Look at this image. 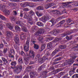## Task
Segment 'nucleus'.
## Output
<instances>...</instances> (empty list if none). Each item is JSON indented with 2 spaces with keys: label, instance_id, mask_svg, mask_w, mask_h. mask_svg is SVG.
Masks as SVG:
<instances>
[{
  "label": "nucleus",
  "instance_id": "16",
  "mask_svg": "<svg viewBox=\"0 0 78 78\" xmlns=\"http://www.w3.org/2000/svg\"><path fill=\"white\" fill-rule=\"evenodd\" d=\"M37 73L35 72H31L30 73V77L31 78H33L35 77V76L36 75Z\"/></svg>",
  "mask_w": 78,
  "mask_h": 78
},
{
  "label": "nucleus",
  "instance_id": "7",
  "mask_svg": "<svg viewBox=\"0 0 78 78\" xmlns=\"http://www.w3.org/2000/svg\"><path fill=\"white\" fill-rule=\"evenodd\" d=\"M73 2H62V4L64 6H67L68 8H72V6L71 5H69L71 3H72Z\"/></svg>",
  "mask_w": 78,
  "mask_h": 78
},
{
  "label": "nucleus",
  "instance_id": "59",
  "mask_svg": "<svg viewBox=\"0 0 78 78\" xmlns=\"http://www.w3.org/2000/svg\"><path fill=\"white\" fill-rule=\"evenodd\" d=\"M14 47L15 48V49H16V50H17L19 48V47H18V46H17V45H14Z\"/></svg>",
  "mask_w": 78,
  "mask_h": 78
},
{
  "label": "nucleus",
  "instance_id": "34",
  "mask_svg": "<svg viewBox=\"0 0 78 78\" xmlns=\"http://www.w3.org/2000/svg\"><path fill=\"white\" fill-rule=\"evenodd\" d=\"M2 41L4 43L5 47H8V43H7L6 41L4 40H3Z\"/></svg>",
  "mask_w": 78,
  "mask_h": 78
},
{
  "label": "nucleus",
  "instance_id": "53",
  "mask_svg": "<svg viewBox=\"0 0 78 78\" xmlns=\"http://www.w3.org/2000/svg\"><path fill=\"white\" fill-rule=\"evenodd\" d=\"M55 69V68L53 66H51L50 68L49 69V70H53Z\"/></svg>",
  "mask_w": 78,
  "mask_h": 78
},
{
  "label": "nucleus",
  "instance_id": "27",
  "mask_svg": "<svg viewBox=\"0 0 78 78\" xmlns=\"http://www.w3.org/2000/svg\"><path fill=\"white\" fill-rule=\"evenodd\" d=\"M4 12H5V16H8V15H9L10 12L9 10H4Z\"/></svg>",
  "mask_w": 78,
  "mask_h": 78
},
{
  "label": "nucleus",
  "instance_id": "17",
  "mask_svg": "<svg viewBox=\"0 0 78 78\" xmlns=\"http://www.w3.org/2000/svg\"><path fill=\"white\" fill-rule=\"evenodd\" d=\"M49 22H51L52 23V25H51V27H53L56 23V21L55 20V19L54 18H52Z\"/></svg>",
  "mask_w": 78,
  "mask_h": 78
},
{
  "label": "nucleus",
  "instance_id": "50",
  "mask_svg": "<svg viewBox=\"0 0 78 78\" xmlns=\"http://www.w3.org/2000/svg\"><path fill=\"white\" fill-rule=\"evenodd\" d=\"M32 68H33V66H29L27 68V70H28V71L30 70V69H31Z\"/></svg>",
  "mask_w": 78,
  "mask_h": 78
},
{
  "label": "nucleus",
  "instance_id": "61",
  "mask_svg": "<svg viewBox=\"0 0 78 78\" xmlns=\"http://www.w3.org/2000/svg\"><path fill=\"white\" fill-rule=\"evenodd\" d=\"M3 55V51L2 50H0V56H2Z\"/></svg>",
  "mask_w": 78,
  "mask_h": 78
},
{
  "label": "nucleus",
  "instance_id": "30",
  "mask_svg": "<svg viewBox=\"0 0 78 78\" xmlns=\"http://www.w3.org/2000/svg\"><path fill=\"white\" fill-rule=\"evenodd\" d=\"M37 9L38 11L43 10L44 9V8L42 6H39L37 7Z\"/></svg>",
  "mask_w": 78,
  "mask_h": 78
},
{
  "label": "nucleus",
  "instance_id": "15",
  "mask_svg": "<svg viewBox=\"0 0 78 78\" xmlns=\"http://www.w3.org/2000/svg\"><path fill=\"white\" fill-rule=\"evenodd\" d=\"M45 57H43L42 58L39 59L38 60V62H39L41 64H42V63L44 62L45 61Z\"/></svg>",
  "mask_w": 78,
  "mask_h": 78
},
{
  "label": "nucleus",
  "instance_id": "20",
  "mask_svg": "<svg viewBox=\"0 0 78 78\" xmlns=\"http://www.w3.org/2000/svg\"><path fill=\"white\" fill-rule=\"evenodd\" d=\"M53 42L52 41L48 44L47 47H48V48H51V47H52V45H53Z\"/></svg>",
  "mask_w": 78,
  "mask_h": 78
},
{
  "label": "nucleus",
  "instance_id": "19",
  "mask_svg": "<svg viewBox=\"0 0 78 78\" xmlns=\"http://www.w3.org/2000/svg\"><path fill=\"white\" fill-rule=\"evenodd\" d=\"M38 31L40 34H44V33L45 32V30L44 29L41 28H40Z\"/></svg>",
  "mask_w": 78,
  "mask_h": 78
},
{
  "label": "nucleus",
  "instance_id": "33",
  "mask_svg": "<svg viewBox=\"0 0 78 78\" xmlns=\"http://www.w3.org/2000/svg\"><path fill=\"white\" fill-rule=\"evenodd\" d=\"M24 62L25 64H26V65H27L28 64V62H29V60L27 58H26L24 60Z\"/></svg>",
  "mask_w": 78,
  "mask_h": 78
},
{
  "label": "nucleus",
  "instance_id": "29",
  "mask_svg": "<svg viewBox=\"0 0 78 78\" xmlns=\"http://www.w3.org/2000/svg\"><path fill=\"white\" fill-rule=\"evenodd\" d=\"M2 59L5 64H7V63H8V61H7V60L5 58L3 57H2Z\"/></svg>",
  "mask_w": 78,
  "mask_h": 78
},
{
  "label": "nucleus",
  "instance_id": "54",
  "mask_svg": "<svg viewBox=\"0 0 78 78\" xmlns=\"http://www.w3.org/2000/svg\"><path fill=\"white\" fill-rule=\"evenodd\" d=\"M71 22H72V20L70 19L69 18L67 20V22L68 23H70Z\"/></svg>",
  "mask_w": 78,
  "mask_h": 78
},
{
  "label": "nucleus",
  "instance_id": "52",
  "mask_svg": "<svg viewBox=\"0 0 78 78\" xmlns=\"http://www.w3.org/2000/svg\"><path fill=\"white\" fill-rule=\"evenodd\" d=\"M23 78H29V75H28V74H26L23 77Z\"/></svg>",
  "mask_w": 78,
  "mask_h": 78
},
{
  "label": "nucleus",
  "instance_id": "35",
  "mask_svg": "<svg viewBox=\"0 0 78 78\" xmlns=\"http://www.w3.org/2000/svg\"><path fill=\"white\" fill-rule=\"evenodd\" d=\"M9 57L10 58H12V59H14V56L13 55H12V54L9 53Z\"/></svg>",
  "mask_w": 78,
  "mask_h": 78
},
{
  "label": "nucleus",
  "instance_id": "55",
  "mask_svg": "<svg viewBox=\"0 0 78 78\" xmlns=\"http://www.w3.org/2000/svg\"><path fill=\"white\" fill-rule=\"evenodd\" d=\"M47 73V71H44L42 73V75H45Z\"/></svg>",
  "mask_w": 78,
  "mask_h": 78
},
{
  "label": "nucleus",
  "instance_id": "32",
  "mask_svg": "<svg viewBox=\"0 0 78 78\" xmlns=\"http://www.w3.org/2000/svg\"><path fill=\"white\" fill-rule=\"evenodd\" d=\"M61 40H62V38H56L55 40L54 41V42H57L58 41H61Z\"/></svg>",
  "mask_w": 78,
  "mask_h": 78
},
{
  "label": "nucleus",
  "instance_id": "42",
  "mask_svg": "<svg viewBox=\"0 0 78 78\" xmlns=\"http://www.w3.org/2000/svg\"><path fill=\"white\" fill-rule=\"evenodd\" d=\"M40 35H41V34H40L39 30H38V31L35 32V35L36 36H40Z\"/></svg>",
  "mask_w": 78,
  "mask_h": 78
},
{
  "label": "nucleus",
  "instance_id": "62",
  "mask_svg": "<svg viewBox=\"0 0 78 78\" xmlns=\"http://www.w3.org/2000/svg\"><path fill=\"white\" fill-rule=\"evenodd\" d=\"M78 31V29H75L73 30V33H74V32H77Z\"/></svg>",
  "mask_w": 78,
  "mask_h": 78
},
{
  "label": "nucleus",
  "instance_id": "3",
  "mask_svg": "<svg viewBox=\"0 0 78 78\" xmlns=\"http://www.w3.org/2000/svg\"><path fill=\"white\" fill-rule=\"evenodd\" d=\"M11 69H14V72L15 73H19L22 70V66H14V67H12V66H10Z\"/></svg>",
  "mask_w": 78,
  "mask_h": 78
},
{
  "label": "nucleus",
  "instance_id": "38",
  "mask_svg": "<svg viewBox=\"0 0 78 78\" xmlns=\"http://www.w3.org/2000/svg\"><path fill=\"white\" fill-rule=\"evenodd\" d=\"M66 35H67L66 33H63L62 34H60V36L61 37H65Z\"/></svg>",
  "mask_w": 78,
  "mask_h": 78
},
{
  "label": "nucleus",
  "instance_id": "49",
  "mask_svg": "<svg viewBox=\"0 0 78 78\" xmlns=\"http://www.w3.org/2000/svg\"><path fill=\"white\" fill-rule=\"evenodd\" d=\"M4 6H5V5H0V9H1V10H5L4 9V8H3V7H4Z\"/></svg>",
  "mask_w": 78,
  "mask_h": 78
},
{
  "label": "nucleus",
  "instance_id": "39",
  "mask_svg": "<svg viewBox=\"0 0 78 78\" xmlns=\"http://www.w3.org/2000/svg\"><path fill=\"white\" fill-rule=\"evenodd\" d=\"M36 14L37 16H42V13H39V12L37 11L36 12Z\"/></svg>",
  "mask_w": 78,
  "mask_h": 78
},
{
  "label": "nucleus",
  "instance_id": "2",
  "mask_svg": "<svg viewBox=\"0 0 78 78\" xmlns=\"http://www.w3.org/2000/svg\"><path fill=\"white\" fill-rule=\"evenodd\" d=\"M76 58V57H75V55L73 56H71V59L63 63L62 64V66L64 67V66H67L68 64H73V63L75 61V59Z\"/></svg>",
  "mask_w": 78,
  "mask_h": 78
},
{
  "label": "nucleus",
  "instance_id": "63",
  "mask_svg": "<svg viewBox=\"0 0 78 78\" xmlns=\"http://www.w3.org/2000/svg\"><path fill=\"white\" fill-rule=\"evenodd\" d=\"M22 76H15V78H22Z\"/></svg>",
  "mask_w": 78,
  "mask_h": 78
},
{
  "label": "nucleus",
  "instance_id": "1",
  "mask_svg": "<svg viewBox=\"0 0 78 78\" xmlns=\"http://www.w3.org/2000/svg\"><path fill=\"white\" fill-rule=\"evenodd\" d=\"M29 14H30L29 15H28L27 13L25 14L24 15V18L25 19L27 18V19L28 20V23L30 24V25H33V21L32 16L34 15L35 13L34 11L32 10H31L29 12Z\"/></svg>",
  "mask_w": 78,
  "mask_h": 78
},
{
  "label": "nucleus",
  "instance_id": "5",
  "mask_svg": "<svg viewBox=\"0 0 78 78\" xmlns=\"http://www.w3.org/2000/svg\"><path fill=\"white\" fill-rule=\"evenodd\" d=\"M16 24H17L19 26H20L21 28H22V30L24 32H28V30L27 28L25 27H24L23 25V23H22V22L21 21H18L16 23Z\"/></svg>",
  "mask_w": 78,
  "mask_h": 78
},
{
  "label": "nucleus",
  "instance_id": "8",
  "mask_svg": "<svg viewBox=\"0 0 78 78\" xmlns=\"http://www.w3.org/2000/svg\"><path fill=\"white\" fill-rule=\"evenodd\" d=\"M49 19H50V18H49V16L48 15H47L46 16L42 17L40 19V20H41L43 22L45 23L46 22L47 20H48Z\"/></svg>",
  "mask_w": 78,
  "mask_h": 78
},
{
  "label": "nucleus",
  "instance_id": "9",
  "mask_svg": "<svg viewBox=\"0 0 78 78\" xmlns=\"http://www.w3.org/2000/svg\"><path fill=\"white\" fill-rule=\"evenodd\" d=\"M14 41L16 45H20V41H19V36L17 35H16L14 38Z\"/></svg>",
  "mask_w": 78,
  "mask_h": 78
},
{
  "label": "nucleus",
  "instance_id": "48",
  "mask_svg": "<svg viewBox=\"0 0 78 78\" xmlns=\"http://www.w3.org/2000/svg\"><path fill=\"white\" fill-rule=\"evenodd\" d=\"M0 18L2 20H6V18L2 15H1Z\"/></svg>",
  "mask_w": 78,
  "mask_h": 78
},
{
  "label": "nucleus",
  "instance_id": "64",
  "mask_svg": "<svg viewBox=\"0 0 78 78\" xmlns=\"http://www.w3.org/2000/svg\"><path fill=\"white\" fill-rule=\"evenodd\" d=\"M11 5L12 6H16V5H17V4L15 3H11Z\"/></svg>",
  "mask_w": 78,
  "mask_h": 78
},
{
  "label": "nucleus",
  "instance_id": "57",
  "mask_svg": "<svg viewBox=\"0 0 78 78\" xmlns=\"http://www.w3.org/2000/svg\"><path fill=\"white\" fill-rule=\"evenodd\" d=\"M66 35H70V34H72V32H70V31H67L66 32Z\"/></svg>",
  "mask_w": 78,
  "mask_h": 78
},
{
  "label": "nucleus",
  "instance_id": "18",
  "mask_svg": "<svg viewBox=\"0 0 78 78\" xmlns=\"http://www.w3.org/2000/svg\"><path fill=\"white\" fill-rule=\"evenodd\" d=\"M59 49V48H58L56 49L52 53V56H54V55H55L56 54V52H58L59 51H60Z\"/></svg>",
  "mask_w": 78,
  "mask_h": 78
},
{
  "label": "nucleus",
  "instance_id": "23",
  "mask_svg": "<svg viewBox=\"0 0 78 78\" xmlns=\"http://www.w3.org/2000/svg\"><path fill=\"white\" fill-rule=\"evenodd\" d=\"M6 27H7L10 30H12L13 28V27L11 25V24L10 23H7L6 24Z\"/></svg>",
  "mask_w": 78,
  "mask_h": 78
},
{
  "label": "nucleus",
  "instance_id": "31",
  "mask_svg": "<svg viewBox=\"0 0 78 78\" xmlns=\"http://www.w3.org/2000/svg\"><path fill=\"white\" fill-rule=\"evenodd\" d=\"M36 24L37 25L39 26L40 27H41V26H43L44 25V24L40 22H37Z\"/></svg>",
  "mask_w": 78,
  "mask_h": 78
},
{
  "label": "nucleus",
  "instance_id": "46",
  "mask_svg": "<svg viewBox=\"0 0 78 78\" xmlns=\"http://www.w3.org/2000/svg\"><path fill=\"white\" fill-rule=\"evenodd\" d=\"M45 47H46V45H45V44H42L41 45V51L45 49Z\"/></svg>",
  "mask_w": 78,
  "mask_h": 78
},
{
  "label": "nucleus",
  "instance_id": "26",
  "mask_svg": "<svg viewBox=\"0 0 78 78\" xmlns=\"http://www.w3.org/2000/svg\"><path fill=\"white\" fill-rule=\"evenodd\" d=\"M60 71H61V69H58L55 71H54L53 72H52V73H54V74H56L58 72H59Z\"/></svg>",
  "mask_w": 78,
  "mask_h": 78
},
{
  "label": "nucleus",
  "instance_id": "25",
  "mask_svg": "<svg viewBox=\"0 0 78 78\" xmlns=\"http://www.w3.org/2000/svg\"><path fill=\"white\" fill-rule=\"evenodd\" d=\"M66 46L65 45H60L58 46V48H60V49H65L66 48Z\"/></svg>",
  "mask_w": 78,
  "mask_h": 78
},
{
  "label": "nucleus",
  "instance_id": "6",
  "mask_svg": "<svg viewBox=\"0 0 78 78\" xmlns=\"http://www.w3.org/2000/svg\"><path fill=\"white\" fill-rule=\"evenodd\" d=\"M26 57L29 58H34V56H35V55H34V52L33 51L30 50L29 51V55H25Z\"/></svg>",
  "mask_w": 78,
  "mask_h": 78
},
{
  "label": "nucleus",
  "instance_id": "13",
  "mask_svg": "<svg viewBox=\"0 0 78 78\" xmlns=\"http://www.w3.org/2000/svg\"><path fill=\"white\" fill-rule=\"evenodd\" d=\"M54 5V4H53L50 3L46 4L44 6L46 9H48V8H50L51 7V6H53Z\"/></svg>",
  "mask_w": 78,
  "mask_h": 78
},
{
  "label": "nucleus",
  "instance_id": "24",
  "mask_svg": "<svg viewBox=\"0 0 78 78\" xmlns=\"http://www.w3.org/2000/svg\"><path fill=\"white\" fill-rule=\"evenodd\" d=\"M37 27H32L31 29V31H32L33 33H34V31L36 30H37Z\"/></svg>",
  "mask_w": 78,
  "mask_h": 78
},
{
  "label": "nucleus",
  "instance_id": "14",
  "mask_svg": "<svg viewBox=\"0 0 78 78\" xmlns=\"http://www.w3.org/2000/svg\"><path fill=\"white\" fill-rule=\"evenodd\" d=\"M36 41H32V43L33 44H34V48L36 50H37V49H39V45L37 44H35V43H36Z\"/></svg>",
  "mask_w": 78,
  "mask_h": 78
},
{
  "label": "nucleus",
  "instance_id": "43",
  "mask_svg": "<svg viewBox=\"0 0 78 78\" xmlns=\"http://www.w3.org/2000/svg\"><path fill=\"white\" fill-rule=\"evenodd\" d=\"M60 60H61V57L56 58L54 60V61H55V62H56V61H60Z\"/></svg>",
  "mask_w": 78,
  "mask_h": 78
},
{
  "label": "nucleus",
  "instance_id": "58",
  "mask_svg": "<svg viewBox=\"0 0 78 78\" xmlns=\"http://www.w3.org/2000/svg\"><path fill=\"white\" fill-rule=\"evenodd\" d=\"M60 62H53L52 65H55V64H58V63H59Z\"/></svg>",
  "mask_w": 78,
  "mask_h": 78
},
{
  "label": "nucleus",
  "instance_id": "11",
  "mask_svg": "<svg viewBox=\"0 0 78 78\" xmlns=\"http://www.w3.org/2000/svg\"><path fill=\"white\" fill-rule=\"evenodd\" d=\"M7 36L8 38H11L13 35V34L11 31H8L6 32Z\"/></svg>",
  "mask_w": 78,
  "mask_h": 78
},
{
  "label": "nucleus",
  "instance_id": "60",
  "mask_svg": "<svg viewBox=\"0 0 78 78\" xmlns=\"http://www.w3.org/2000/svg\"><path fill=\"white\" fill-rule=\"evenodd\" d=\"M48 40H49V41H51L53 39V37H48Z\"/></svg>",
  "mask_w": 78,
  "mask_h": 78
},
{
  "label": "nucleus",
  "instance_id": "44",
  "mask_svg": "<svg viewBox=\"0 0 78 78\" xmlns=\"http://www.w3.org/2000/svg\"><path fill=\"white\" fill-rule=\"evenodd\" d=\"M7 51H8V48H4L3 51L4 53H6Z\"/></svg>",
  "mask_w": 78,
  "mask_h": 78
},
{
  "label": "nucleus",
  "instance_id": "21",
  "mask_svg": "<svg viewBox=\"0 0 78 78\" xmlns=\"http://www.w3.org/2000/svg\"><path fill=\"white\" fill-rule=\"evenodd\" d=\"M64 23H65V20H63L61 21L59 23H58V25L59 26H58L57 27H61V26L62 25H63Z\"/></svg>",
  "mask_w": 78,
  "mask_h": 78
},
{
  "label": "nucleus",
  "instance_id": "47",
  "mask_svg": "<svg viewBox=\"0 0 78 78\" xmlns=\"http://www.w3.org/2000/svg\"><path fill=\"white\" fill-rule=\"evenodd\" d=\"M20 5L22 7H23V8H25V7H26L25 3H21L20 4Z\"/></svg>",
  "mask_w": 78,
  "mask_h": 78
},
{
  "label": "nucleus",
  "instance_id": "10",
  "mask_svg": "<svg viewBox=\"0 0 78 78\" xmlns=\"http://www.w3.org/2000/svg\"><path fill=\"white\" fill-rule=\"evenodd\" d=\"M20 37L21 40H23L27 37V34L23 32H21L20 34Z\"/></svg>",
  "mask_w": 78,
  "mask_h": 78
},
{
  "label": "nucleus",
  "instance_id": "41",
  "mask_svg": "<svg viewBox=\"0 0 78 78\" xmlns=\"http://www.w3.org/2000/svg\"><path fill=\"white\" fill-rule=\"evenodd\" d=\"M4 44L3 43H2L0 44V48H2V49H3L4 46Z\"/></svg>",
  "mask_w": 78,
  "mask_h": 78
},
{
  "label": "nucleus",
  "instance_id": "22",
  "mask_svg": "<svg viewBox=\"0 0 78 78\" xmlns=\"http://www.w3.org/2000/svg\"><path fill=\"white\" fill-rule=\"evenodd\" d=\"M46 66L45 64L42 65L41 66H40L39 68L38 69L39 71H41V70L43 69L44 68H45Z\"/></svg>",
  "mask_w": 78,
  "mask_h": 78
},
{
  "label": "nucleus",
  "instance_id": "12",
  "mask_svg": "<svg viewBox=\"0 0 78 78\" xmlns=\"http://www.w3.org/2000/svg\"><path fill=\"white\" fill-rule=\"evenodd\" d=\"M60 31L59 30H54V31L51 32V34L52 35H56V34H58Z\"/></svg>",
  "mask_w": 78,
  "mask_h": 78
},
{
  "label": "nucleus",
  "instance_id": "4",
  "mask_svg": "<svg viewBox=\"0 0 78 78\" xmlns=\"http://www.w3.org/2000/svg\"><path fill=\"white\" fill-rule=\"evenodd\" d=\"M29 46H30V38L28 37L25 45L24 47V49L25 51H28L29 50Z\"/></svg>",
  "mask_w": 78,
  "mask_h": 78
},
{
  "label": "nucleus",
  "instance_id": "56",
  "mask_svg": "<svg viewBox=\"0 0 78 78\" xmlns=\"http://www.w3.org/2000/svg\"><path fill=\"white\" fill-rule=\"evenodd\" d=\"M10 19L11 21H15V18L13 17H10Z\"/></svg>",
  "mask_w": 78,
  "mask_h": 78
},
{
  "label": "nucleus",
  "instance_id": "36",
  "mask_svg": "<svg viewBox=\"0 0 78 78\" xmlns=\"http://www.w3.org/2000/svg\"><path fill=\"white\" fill-rule=\"evenodd\" d=\"M74 73H75V71H73V70H71L69 72V75H70V76H72V75H73V74H74Z\"/></svg>",
  "mask_w": 78,
  "mask_h": 78
},
{
  "label": "nucleus",
  "instance_id": "37",
  "mask_svg": "<svg viewBox=\"0 0 78 78\" xmlns=\"http://www.w3.org/2000/svg\"><path fill=\"white\" fill-rule=\"evenodd\" d=\"M11 64V66H16V64H17V62L16 61L12 62Z\"/></svg>",
  "mask_w": 78,
  "mask_h": 78
},
{
  "label": "nucleus",
  "instance_id": "45",
  "mask_svg": "<svg viewBox=\"0 0 78 78\" xmlns=\"http://www.w3.org/2000/svg\"><path fill=\"white\" fill-rule=\"evenodd\" d=\"M72 78H78V74H75L72 76Z\"/></svg>",
  "mask_w": 78,
  "mask_h": 78
},
{
  "label": "nucleus",
  "instance_id": "40",
  "mask_svg": "<svg viewBox=\"0 0 78 78\" xmlns=\"http://www.w3.org/2000/svg\"><path fill=\"white\" fill-rule=\"evenodd\" d=\"M15 30H16L17 31H20V29L19 27L17 26H16L15 27Z\"/></svg>",
  "mask_w": 78,
  "mask_h": 78
},
{
  "label": "nucleus",
  "instance_id": "51",
  "mask_svg": "<svg viewBox=\"0 0 78 78\" xmlns=\"http://www.w3.org/2000/svg\"><path fill=\"white\" fill-rule=\"evenodd\" d=\"M10 52L11 53H12L13 55H15V51L14 49H10Z\"/></svg>",
  "mask_w": 78,
  "mask_h": 78
},
{
  "label": "nucleus",
  "instance_id": "28",
  "mask_svg": "<svg viewBox=\"0 0 78 78\" xmlns=\"http://www.w3.org/2000/svg\"><path fill=\"white\" fill-rule=\"evenodd\" d=\"M18 62L19 64H22L23 63V59L22 58H19L18 60Z\"/></svg>",
  "mask_w": 78,
  "mask_h": 78
}]
</instances>
